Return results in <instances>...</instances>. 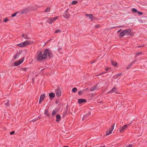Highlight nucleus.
<instances>
[{"instance_id":"1","label":"nucleus","mask_w":147,"mask_h":147,"mask_svg":"<svg viewBox=\"0 0 147 147\" xmlns=\"http://www.w3.org/2000/svg\"><path fill=\"white\" fill-rule=\"evenodd\" d=\"M49 50L46 49L45 50L43 54H42L41 51L37 53V59L38 61H41L42 60L46 59L48 57V53H49Z\"/></svg>"},{"instance_id":"2","label":"nucleus","mask_w":147,"mask_h":147,"mask_svg":"<svg viewBox=\"0 0 147 147\" xmlns=\"http://www.w3.org/2000/svg\"><path fill=\"white\" fill-rule=\"evenodd\" d=\"M131 31V29H129L123 30L120 34V36L122 37L125 35H128Z\"/></svg>"},{"instance_id":"3","label":"nucleus","mask_w":147,"mask_h":147,"mask_svg":"<svg viewBox=\"0 0 147 147\" xmlns=\"http://www.w3.org/2000/svg\"><path fill=\"white\" fill-rule=\"evenodd\" d=\"M32 42L31 41L28 40H26L24 42L18 44L17 45L18 46L20 47H24L28 45L31 44Z\"/></svg>"},{"instance_id":"4","label":"nucleus","mask_w":147,"mask_h":147,"mask_svg":"<svg viewBox=\"0 0 147 147\" xmlns=\"http://www.w3.org/2000/svg\"><path fill=\"white\" fill-rule=\"evenodd\" d=\"M115 124L114 123L111 127L109 129L108 131H107L106 135L107 136L111 133L113 130V129L115 126Z\"/></svg>"},{"instance_id":"5","label":"nucleus","mask_w":147,"mask_h":147,"mask_svg":"<svg viewBox=\"0 0 147 147\" xmlns=\"http://www.w3.org/2000/svg\"><path fill=\"white\" fill-rule=\"evenodd\" d=\"M58 18V17L56 16L53 18H50L48 20L47 22L50 24H51L52 23L56 21Z\"/></svg>"},{"instance_id":"6","label":"nucleus","mask_w":147,"mask_h":147,"mask_svg":"<svg viewBox=\"0 0 147 147\" xmlns=\"http://www.w3.org/2000/svg\"><path fill=\"white\" fill-rule=\"evenodd\" d=\"M129 125V124L128 125H125L121 127H119V129L120 132H122L123 131L127 129V128Z\"/></svg>"},{"instance_id":"7","label":"nucleus","mask_w":147,"mask_h":147,"mask_svg":"<svg viewBox=\"0 0 147 147\" xmlns=\"http://www.w3.org/2000/svg\"><path fill=\"white\" fill-rule=\"evenodd\" d=\"M56 96L57 97H59L61 95V91L60 90L59 87H57L55 90Z\"/></svg>"},{"instance_id":"8","label":"nucleus","mask_w":147,"mask_h":147,"mask_svg":"<svg viewBox=\"0 0 147 147\" xmlns=\"http://www.w3.org/2000/svg\"><path fill=\"white\" fill-rule=\"evenodd\" d=\"M114 92H115V93L116 94H119L118 90L115 87L113 88L111 90L109 91L107 93H112Z\"/></svg>"},{"instance_id":"9","label":"nucleus","mask_w":147,"mask_h":147,"mask_svg":"<svg viewBox=\"0 0 147 147\" xmlns=\"http://www.w3.org/2000/svg\"><path fill=\"white\" fill-rule=\"evenodd\" d=\"M63 16L64 18L67 19L70 16V15L68 13L67 10H66L63 13Z\"/></svg>"},{"instance_id":"10","label":"nucleus","mask_w":147,"mask_h":147,"mask_svg":"<svg viewBox=\"0 0 147 147\" xmlns=\"http://www.w3.org/2000/svg\"><path fill=\"white\" fill-rule=\"evenodd\" d=\"M45 97V95L44 94L41 95L40 98L39 103H41V102L43 100Z\"/></svg>"},{"instance_id":"11","label":"nucleus","mask_w":147,"mask_h":147,"mask_svg":"<svg viewBox=\"0 0 147 147\" xmlns=\"http://www.w3.org/2000/svg\"><path fill=\"white\" fill-rule=\"evenodd\" d=\"M86 100L83 98L79 99L78 100V102L79 104H81L82 102H86Z\"/></svg>"},{"instance_id":"12","label":"nucleus","mask_w":147,"mask_h":147,"mask_svg":"<svg viewBox=\"0 0 147 147\" xmlns=\"http://www.w3.org/2000/svg\"><path fill=\"white\" fill-rule=\"evenodd\" d=\"M90 115V113H88L86 114L84 116L82 119V120L83 121L86 118H87Z\"/></svg>"},{"instance_id":"13","label":"nucleus","mask_w":147,"mask_h":147,"mask_svg":"<svg viewBox=\"0 0 147 147\" xmlns=\"http://www.w3.org/2000/svg\"><path fill=\"white\" fill-rule=\"evenodd\" d=\"M86 16L88 17L91 21L93 20V16L92 14H86Z\"/></svg>"},{"instance_id":"14","label":"nucleus","mask_w":147,"mask_h":147,"mask_svg":"<svg viewBox=\"0 0 147 147\" xmlns=\"http://www.w3.org/2000/svg\"><path fill=\"white\" fill-rule=\"evenodd\" d=\"M58 111V110L57 109H54L52 113V115H55L57 113Z\"/></svg>"},{"instance_id":"15","label":"nucleus","mask_w":147,"mask_h":147,"mask_svg":"<svg viewBox=\"0 0 147 147\" xmlns=\"http://www.w3.org/2000/svg\"><path fill=\"white\" fill-rule=\"evenodd\" d=\"M56 121L57 122H59L61 120V117L59 115H56Z\"/></svg>"},{"instance_id":"16","label":"nucleus","mask_w":147,"mask_h":147,"mask_svg":"<svg viewBox=\"0 0 147 147\" xmlns=\"http://www.w3.org/2000/svg\"><path fill=\"white\" fill-rule=\"evenodd\" d=\"M97 86V85L96 86H94L92 87L90 89V91H93L96 89V88Z\"/></svg>"},{"instance_id":"17","label":"nucleus","mask_w":147,"mask_h":147,"mask_svg":"<svg viewBox=\"0 0 147 147\" xmlns=\"http://www.w3.org/2000/svg\"><path fill=\"white\" fill-rule=\"evenodd\" d=\"M22 37H23L25 39H29L30 38H29V37H28L27 35L26 34H23L22 35Z\"/></svg>"},{"instance_id":"18","label":"nucleus","mask_w":147,"mask_h":147,"mask_svg":"<svg viewBox=\"0 0 147 147\" xmlns=\"http://www.w3.org/2000/svg\"><path fill=\"white\" fill-rule=\"evenodd\" d=\"M84 91L85 89H83L82 91H79L78 92V94L79 95H81L84 93Z\"/></svg>"},{"instance_id":"19","label":"nucleus","mask_w":147,"mask_h":147,"mask_svg":"<svg viewBox=\"0 0 147 147\" xmlns=\"http://www.w3.org/2000/svg\"><path fill=\"white\" fill-rule=\"evenodd\" d=\"M20 55V53H16V55L14 57V58L15 59H17L18 58V57Z\"/></svg>"},{"instance_id":"20","label":"nucleus","mask_w":147,"mask_h":147,"mask_svg":"<svg viewBox=\"0 0 147 147\" xmlns=\"http://www.w3.org/2000/svg\"><path fill=\"white\" fill-rule=\"evenodd\" d=\"M111 63L113 65L115 66H116L117 65V63L113 61H111Z\"/></svg>"},{"instance_id":"21","label":"nucleus","mask_w":147,"mask_h":147,"mask_svg":"<svg viewBox=\"0 0 147 147\" xmlns=\"http://www.w3.org/2000/svg\"><path fill=\"white\" fill-rule=\"evenodd\" d=\"M49 95L50 97H54L55 96V94L53 93L52 92H51L49 94Z\"/></svg>"},{"instance_id":"22","label":"nucleus","mask_w":147,"mask_h":147,"mask_svg":"<svg viewBox=\"0 0 147 147\" xmlns=\"http://www.w3.org/2000/svg\"><path fill=\"white\" fill-rule=\"evenodd\" d=\"M131 11L132 12H134L135 13H137L138 11L135 8H132V9Z\"/></svg>"},{"instance_id":"23","label":"nucleus","mask_w":147,"mask_h":147,"mask_svg":"<svg viewBox=\"0 0 147 147\" xmlns=\"http://www.w3.org/2000/svg\"><path fill=\"white\" fill-rule=\"evenodd\" d=\"M50 10V8L49 7H48L47 9L45 10V12H49Z\"/></svg>"},{"instance_id":"24","label":"nucleus","mask_w":147,"mask_h":147,"mask_svg":"<svg viewBox=\"0 0 147 147\" xmlns=\"http://www.w3.org/2000/svg\"><path fill=\"white\" fill-rule=\"evenodd\" d=\"M77 90V88H74L72 89V92H76Z\"/></svg>"},{"instance_id":"25","label":"nucleus","mask_w":147,"mask_h":147,"mask_svg":"<svg viewBox=\"0 0 147 147\" xmlns=\"http://www.w3.org/2000/svg\"><path fill=\"white\" fill-rule=\"evenodd\" d=\"M48 55L49 57H51L53 56L52 53H50L49 51V53H48Z\"/></svg>"},{"instance_id":"26","label":"nucleus","mask_w":147,"mask_h":147,"mask_svg":"<svg viewBox=\"0 0 147 147\" xmlns=\"http://www.w3.org/2000/svg\"><path fill=\"white\" fill-rule=\"evenodd\" d=\"M134 63V62H132L130 63L128 65V66L127 67V69H128L131 67L132 65Z\"/></svg>"},{"instance_id":"27","label":"nucleus","mask_w":147,"mask_h":147,"mask_svg":"<svg viewBox=\"0 0 147 147\" xmlns=\"http://www.w3.org/2000/svg\"><path fill=\"white\" fill-rule=\"evenodd\" d=\"M45 115H46L47 116L49 115V114L48 112V110L47 109H46L45 110Z\"/></svg>"},{"instance_id":"28","label":"nucleus","mask_w":147,"mask_h":147,"mask_svg":"<svg viewBox=\"0 0 147 147\" xmlns=\"http://www.w3.org/2000/svg\"><path fill=\"white\" fill-rule=\"evenodd\" d=\"M78 3V1H72L71 3L72 4L74 5L76 3Z\"/></svg>"},{"instance_id":"29","label":"nucleus","mask_w":147,"mask_h":147,"mask_svg":"<svg viewBox=\"0 0 147 147\" xmlns=\"http://www.w3.org/2000/svg\"><path fill=\"white\" fill-rule=\"evenodd\" d=\"M61 32V30H60V29H57V30L55 32V33H60Z\"/></svg>"},{"instance_id":"30","label":"nucleus","mask_w":147,"mask_h":147,"mask_svg":"<svg viewBox=\"0 0 147 147\" xmlns=\"http://www.w3.org/2000/svg\"><path fill=\"white\" fill-rule=\"evenodd\" d=\"M5 105L6 107H8L9 106V102H7L5 103Z\"/></svg>"},{"instance_id":"31","label":"nucleus","mask_w":147,"mask_h":147,"mask_svg":"<svg viewBox=\"0 0 147 147\" xmlns=\"http://www.w3.org/2000/svg\"><path fill=\"white\" fill-rule=\"evenodd\" d=\"M137 13L140 15H141L143 14L142 12L140 11H138Z\"/></svg>"},{"instance_id":"32","label":"nucleus","mask_w":147,"mask_h":147,"mask_svg":"<svg viewBox=\"0 0 147 147\" xmlns=\"http://www.w3.org/2000/svg\"><path fill=\"white\" fill-rule=\"evenodd\" d=\"M106 72H103L102 73H100V74H98V75H97L96 76H101L103 74L105 73Z\"/></svg>"},{"instance_id":"33","label":"nucleus","mask_w":147,"mask_h":147,"mask_svg":"<svg viewBox=\"0 0 147 147\" xmlns=\"http://www.w3.org/2000/svg\"><path fill=\"white\" fill-rule=\"evenodd\" d=\"M23 61V60H22L20 61H18V63H19V65L20 64H21Z\"/></svg>"},{"instance_id":"34","label":"nucleus","mask_w":147,"mask_h":147,"mask_svg":"<svg viewBox=\"0 0 147 147\" xmlns=\"http://www.w3.org/2000/svg\"><path fill=\"white\" fill-rule=\"evenodd\" d=\"M19 65V63L18 62H15V63L14 65L15 66H17Z\"/></svg>"},{"instance_id":"35","label":"nucleus","mask_w":147,"mask_h":147,"mask_svg":"<svg viewBox=\"0 0 147 147\" xmlns=\"http://www.w3.org/2000/svg\"><path fill=\"white\" fill-rule=\"evenodd\" d=\"M17 14V13L16 12V13H14L12 14L11 16L12 17H13L15 16Z\"/></svg>"},{"instance_id":"36","label":"nucleus","mask_w":147,"mask_h":147,"mask_svg":"<svg viewBox=\"0 0 147 147\" xmlns=\"http://www.w3.org/2000/svg\"><path fill=\"white\" fill-rule=\"evenodd\" d=\"M38 120V118H36V119H34L33 120H32L31 121H32L33 122H34V121H36Z\"/></svg>"},{"instance_id":"37","label":"nucleus","mask_w":147,"mask_h":147,"mask_svg":"<svg viewBox=\"0 0 147 147\" xmlns=\"http://www.w3.org/2000/svg\"><path fill=\"white\" fill-rule=\"evenodd\" d=\"M8 19L7 18H6L4 19V22H6L8 21Z\"/></svg>"},{"instance_id":"38","label":"nucleus","mask_w":147,"mask_h":147,"mask_svg":"<svg viewBox=\"0 0 147 147\" xmlns=\"http://www.w3.org/2000/svg\"><path fill=\"white\" fill-rule=\"evenodd\" d=\"M14 133H15V131H13L11 132H10V135H12L13 134H14Z\"/></svg>"},{"instance_id":"39","label":"nucleus","mask_w":147,"mask_h":147,"mask_svg":"<svg viewBox=\"0 0 147 147\" xmlns=\"http://www.w3.org/2000/svg\"><path fill=\"white\" fill-rule=\"evenodd\" d=\"M142 53V52H138V53H136V54L137 55H139L140 54H141Z\"/></svg>"},{"instance_id":"40","label":"nucleus","mask_w":147,"mask_h":147,"mask_svg":"<svg viewBox=\"0 0 147 147\" xmlns=\"http://www.w3.org/2000/svg\"><path fill=\"white\" fill-rule=\"evenodd\" d=\"M122 75V74L121 73H119V74H118L117 75V76H120L121 75Z\"/></svg>"},{"instance_id":"41","label":"nucleus","mask_w":147,"mask_h":147,"mask_svg":"<svg viewBox=\"0 0 147 147\" xmlns=\"http://www.w3.org/2000/svg\"><path fill=\"white\" fill-rule=\"evenodd\" d=\"M144 46V45H140V46H138L137 48L143 47Z\"/></svg>"},{"instance_id":"42","label":"nucleus","mask_w":147,"mask_h":147,"mask_svg":"<svg viewBox=\"0 0 147 147\" xmlns=\"http://www.w3.org/2000/svg\"><path fill=\"white\" fill-rule=\"evenodd\" d=\"M96 28H99L100 27V26L99 25H97L95 26Z\"/></svg>"},{"instance_id":"43","label":"nucleus","mask_w":147,"mask_h":147,"mask_svg":"<svg viewBox=\"0 0 147 147\" xmlns=\"http://www.w3.org/2000/svg\"><path fill=\"white\" fill-rule=\"evenodd\" d=\"M121 30H121V29H120L118 31V32H120Z\"/></svg>"},{"instance_id":"44","label":"nucleus","mask_w":147,"mask_h":147,"mask_svg":"<svg viewBox=\"0 0 147 147\" xmlns=\"http://www.w3.org/2000/svg\"><path fill=\"white\" fill-rule=\"evenodd\" d=\"M88 89V88H86V89H85V91L86 90H87Z\"/></svg>"},{"instance_id":"45","label":"nucleus","mask_w":147,"mask_h":147,"mask_svg":"<svg viewBox=\"0 0 147 147\" xmlns=\"http://www.w3.org/2000/svg\"><path fill=\"white\" fill-rule=\"evenodd\" d=\"M132 34V33H130V36H132V35H133V34Z\"/></svg>"},{"instance_id":"46","label":"nucleus","mask_w":147,"mask_h":147,"mask_svg":"<svg viewBox=\"0 0 147 147\" xmlns=\"http://www.w3.org/2000/svg\"><path fill=\"white\" fill-rule=\"evenodd\" d=\"M100 147H106L105 146H101Z\"/></svg>"},{"instance_id":"47","label":"nucleus","mask_w":147,"mask_h":147,"mask_svg":"<svg viewBox=\"0 0 147 147\" xmlns=\"http://www.w3.org/2000/svg\"><path fill=\"white\" fill-rule=\"evenodd\" d=\"M108 69V68H107L105 69L106 71H107Z\"/></svg>"},{"instance_id":"48","label":"nucleus","mask_w":147,"mask_h":147,"mask_svg":"<svg viewBox=\"0 0 147 147\" xmlns=\"http://www.w3.org/2000/svg\"><path fill=\"white\" fill-rule=\"evenodd\" d=\"M63 147H69V146H64Z\"/></svg>"},{"instance_id":"49","label":"nucleus","mask_w":147,"mask_h":147,"mask_svg":"<svg viewBox=\"0 0 147 147\" xmlns=\"http://www.w3.org/2000/svg\"><path fill=\"white\" fill-rule=\"evenodd\" d=\"M118 27V26L115 27H115Z\"/></svg>"}]
</instances>
